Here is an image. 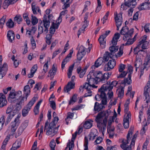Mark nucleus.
<instances>
[{"instance_id": "20e7f679", "label": "nucleus", "mask_w": 150, "mask_h": 150, "mask_svg": "<svg viewBox=\"0 0 150 150\" xmlns=\"http://www.w3.org/2000/svg\"><path fill=\"white\" fill-rule=\"evenodd\" d=\"M21 116L20 115H18L10 124L9 128L10 129V134L11 135H13L15 134L16 130L21 122L20 120Z\"/></svg>"}, {"instance_id": "603ef678", "label": "nucleus", "mask_w": 150, "mask_h": 150, "mask_svg": "<svg viewBox=\"0 0 150 150\" xmlns=\"http://www.w3.org/2000/svg\"><path fill=\"white\" fill-rule=\"evenodd\" d=\"M55 146L56 143L54 140H52L50 143V146L51 148V150H55Z\"/></svg>"}, {"instance_id": "5fc2aeb1", "label": "nucleus", "mask_w": 150, "mask_h": 150, "mask_svg": "<svg viewBox=\"0 0 150 150\" xmlns=\"http://www.w3.org/2000/svg\"><path fill=\"white\" fill-rule=\"evenodd\" d=\"M85 106L83 104H79L76 106L74 108L72 109V110H80L83 108Z\"/></svg>"}, {"instance_id": "7c9ffc66", "label": "nucleus", "mask_w": 150, "mask_h": 150, "mask_svg": "<svg viewBox=\"0 0 150 150\" xmlns=\"http://www.w3.org/2000/svg\"><path fill=\"white\" fill-rule=\"evenodd\" d=\"M132 81L131 80V74H129L128 75V78L125 79L123 81H122L121 82L122 84H126L127 83L129 85L132 83Z\"/></svg>"}, {"instance_id": "37998d69", "label": "nucleus", "mask_w": 150, "mask_h": 150, "mask_svg": "<svg viewBox=\"0 0 150 150\" xmlns=\"http://www.w3.org/2000/svg\"><path fill=\"white\" fill-rule=\"evenodd\" d=\"M6 24L7 26L9 28H13L14 25V23L11 19H9Z\"/></svg>"}, {"instance_id": "2f4dec72", "label": "nucleus", "mask_w": 150, "mask_h": 150, "mask_svg": "<svg viewBox=\"0 0 150 150\" xmlns=\"http://www.w3.org/2000/svg\"><path fill=\"white\" fill-rule=\"evenodd\" d=\"M129 101L128 100L125 103L124 105V112L125 114V116L127 115L128 114H130V117H131V113L130 111H129Z\"/></svg>"}, {"instance_id": "09e8293b", "label": "nucleus", "mask_w": 150, "mask_h": 150, "mask_svg": "<svg viewBox=\"0 0 150 150\" xmlns=\"http://www.w3.org/2000/svg\"><path fill=\"white\" fill-rule=\"evenodd\" d=\"M142 64V62L141 59H136L134 62V66L137 68L139 67Z\"/></svg>"}, {"instance_id": "f3484780", "label": "nucleus", "mask_w": 150, "mask_h": 150, "mask_svg": "<svg viewBox=\"0 0 150 150\" xmlns=\"http://www.w3.org/2000/svg\"><path fill=\"white\" fill-rule=\"evenodd\" d=\"M105 61L104 57H99L95 61L94 65L92 66L91 68L92 69L94 68L95 67L97 68L101 65L103 62H104Z\"/></svg>"}, {"instance_id": "b1692460", "label": "nucleus", "mask_w": 150, "mask_h": 150, "mask_svg": "<svg viewBox=\"0 0 150 150\" xmlns=\"http://www.w3.org/2000/svg\"><path fill=\"white\" fill-rule=\"evenodd\" d=\"M43 25L45 27L44 32L47 33L48 31V28L50 26V21L49 20H47V18L43 19Z\"/></svg>"}, {"instance_id": "393cba45", "label": "nucleus", "mask_w": 150, "mask_h": 150, "mask_svg": "<svg viewBox=\"0 0 150 150\" xmlns=\"http://www.w3.org/2000/svg\"><path fill=\"white\" fill-rule=\"evenodd\" d=\"M7 37L9 41L12 42L15 38V34L14 32L11 30L8 31Z\"/></svg>"}, {"instance_id": "aec40b11", "label": "nucleus", "mask_w": 150, "mask_h": 150, "mask_svg": "<svg viewBox=\"0 0 150 150\" xmlns=\"http://www.w3.org/2000/svg\"><path fill=\"white\" fill-rule=\"evenodd\" d=\"M105 108V107L101 103H99L97 102L95 103L94 108L95 111L98 112L102 110V109Z\"/></svg>"}, {"instance_id": "a878e982", "label": "nucleus", "mask_w": 150, "mask_h": 150, "mask_svg": "<svg viewBox=\"0 0 150 150\" xmlns=\"http://www.w3.org/2000/svg\"><path fill=\"white\" fill-rule=\"evenodd\" d=\"M124 88L122 87H121L117 89L116 93L118 95V97L121 98L124 95Z\"/></svg>"}, {"instance_id": "dca6fc26", "label": "nucleus", "mask_w": 150, "mask_h": 150, "mask_svg": "<svg viewBox=\"0 0 150 150\" xmlns=\"http://www.w3.org/2000/svg\"><path fill=\"white\" fill-rule=\"evenodd\" d=\"M23 92L24 94L23 95V96H21V97H23L26 98V100H27V98L30 95V87L29 85H26L24 87Z\"/></svg>"}, {"instance_id": "680f3d73", "label": "nucleus", "mask_w": 150, "mask_h": 150, "mask_svg": "<svg viewBox=\"0 0 150 150\" xmlns=\"http://www.w3.org/2000/svg\"><path fill=\"white\" fill-rule=\"evenodd\" d=\"M126 65L123 64H120L119 66V71L120 72H122L125 69Z\"/></svg>"}, {"instance_id": "6e6552de", "label": "nucleus", "mask_w": 150, "mask_h": 150, "mask_svg": "<svg viewBox=\"0 0 150 150\" xmlns=\"http://www.w3.org/2000/svg\"><path fill=\"white\" fill-rule=\"evenodd\" d=\"M26 100V99L23 97H20L18 98L16 101V108L13 111H15V113L18 112L22 108V105H24V102Z\"/></svg>"}, {"instance_id": "6e6d98bb", "label": "nucleus", "mask_w": 150, "mask_h": 150, "mask_svg": "<svg viewBox=\"0 0 150 150\" xmlns=\"http://www.w3.org/2000/svg\"><path fill=\"white\" fill-rule=\"evenodd\" d=\"M141 47V45L138 44L137 46L134 49V53L135 54H138L139 53V49Z\"/></svg>"}, {"instance_id": "4be33fe9", "label": "nucleus", "mask_w": 150, "mask_h": 150, "mask_svg": "<svg viewBox=\"0 0 150 150\" xmlns=\"http://www.w3.org/2000/svg\"><path fill=\"white\" fill-rule=\"evenodd\" d=\"M116 65V61L113 59L109 60L107 64V71H110L114 68Z\"/></svg>"}, {"instance_id": "72a5a7b5", "label": "nucleus", "mask_w": 150, "mask_h": 150, "mask_svg": "<svg viewBox=\"0 0 150 150\" xmlns=\"http://www.w3.org/2000/svg\"><path fill=\"white\" fill-rule=\"evenodd\" d=\"M15 115V113L6 114V122H5V125L6 126L8 123H9L11 121L12 118Z\"/></svg>"}, {"instance_id": "c9c22d12", "label": "nucleus", "mask_w": 150, "mask_h": 150, "mask_svg": "<svg viewBox=\"0 0 150 150\" xmlns=\"http://www.w3.org/2000/svg\"><path fill=\"white\" fill-rule=\"evenodd\" d=\"M93 131L91 132L88 135L89 140H93L97 136V135L95 133L96 132H97L96 129H94Z\"/></svg>"}, {"instance_id": "4d7b16f0", "label": "nucleus", "mask_w": 150, "mask_h": 150, "mask_svg": "<svg viewBox=\"0 0 150 150\" xmlns=\"http://www.w3.org/2000/svg\"><path fill=\"white\" fill-rule=\"evenodd\" d=\"M128 39H128V40L127 41V42L125 44H123V45L124 46H127V45H131L135 41V40H133L131 39H130V38H128Z\"/></svg>"}, {"instance_id": "bb28decb", "label": "nucleus", "mask_w": 150, "mask_h": 150, "mask_svg": "<svg viewBox=\"0 0 150 150\" xmlns=\"http://www.w3.org/2000/svg\"><path fill=\"white\" fill-rule=\"evenodd\" d=\"M38 69V66L37 64L34 65L31 68L30 73L28 74V77L29 78H30L33 76L34 74L36 71Z\"/></svg>"}, {"instance_id": "3c124183", "label": "nucleus", "mask_w": 150, "mask_h": 150, "mask_svg": "<svg viewBox=\"0 0 150 150\" xmlns=\"http://www.w3.org/2000/svg\"><path fill=\"white\" fill-rule=\"evenodd\" d=\"M76 98L77 95H74L71 98L69 102V105H70L74 103L76 101Z\"/></svg>"}, {"instance_id": "f704fd0d", "label": "nucleus", "mask_w": 150, "mask_h": 150, "mask_svg": "<svg viewBox=\"0 0 150 150\" xmlns=\"http://www.w3.org/2000/svg\"><path fill=\"white\" fill-rule=\"evenodd\" d=\"M36 100V98L34 97L29 102L27 105L25 106L30 110L32 106L33 105Z\"/></svg>"}, {"instance_id": "c03bdc74", "label": "nucleus", "mask_w": 150, "mask_h": 150, "mask_svg": "<svg viewBox=\"0 0 150 150\" xmlns=\"http://www.w3.org/2000/svg\"><path fill=\"white\" fill-rule=\"evenodd\" d=\"M30 110L27 108V107H25L23 109L22 111V116L24 117L27 116L28 113Z\"/></svg>"}, {"instance_id": "864d4df0", "label": "nucleus", "mask_w": 150, "mask_h": 150, "mask_svg": "<svg viewBox=\"0 0 150 150\" xmlns=\"http://www.w3.org/2000/svg\"><path fill=\"white\" fill-rule=\"evenodd\" d=\"M67 10H65L64 11H62L60 13L59 17L58 18V20L59 21L61 22L62 20V15H64L65 14L67 13Z\"/></svg>"}, {"instance_id": "338daca9", "label": "nucleus", "mask_w": 150, "mask_h": 150, "mask_svg": "<svg viewBox=\"0 0 150 150\" xmlns=\"http://www.w3.org/2000/svg\"><path fill=\"white\" fill-rule=\"evenodd\" d=\"M67 145L68 146L69 150H72L73 148L74 147V141H71L68 143Z\"/></svg>"}, {"instance_id": "6ab92c4d", "label": "nucleus", "mask_w": 150, "mask_h": 150, "mask_svg": "<svg viewBox=\"0 0 150 150\" xmlns=\"http://www.w3.org/2000/svg\"><path fill=\"white\" fill-rule=\"evenodd\" d=\"M125 4L127 6L133 8L135 7L137 2L135 0H125Z\"/></svg>"}, {"instance_id": "4c0bfd02", "label": "nucleus", "mask_w": 150, "mask_h": 150, "mask_svg": "<svg viewBox=\"0 0 150 150\" xmlns=\"http://www.w3.org/2000/svg\"><path fill=\"white\" fill-rule=\"evenodd\" d=\"M70 51L69 54H68L66 57L63 61L66 63L70 60L72 54L73 53V50H70Z\"/></svg>"}, {"instance_id": "69168bd1", "label": "nucleus", "mask_w": 150, "mask_h": 150, "mask_svg": "<svg viewBox=\"0 0 150 150\" xmlns=\"http://www.w3.org/2000/svg\"><path fill=\"white\" fill-rule=\"evenodd\" d=\"M85 55V54H82L78 52L77 54V59L79 61L81 60Z\"/></svg>"}, {"instance_id": "39448f33", "label": "nucleus", "mask_w": 150, "mask_h": 150, "mask_svg": "<svg viewBox=\"0 0 150 150\" xmlns=\"http://www.w3.org/2000/svg\"><path fill=\"white\" fill-rule=\"evenodd\" d=\"M87 77L88 82H85L84 85V87L85 88V89H88V87H91L95 83L97 84L98 83L92 74V72H91V71L89 73Z\"/></svg>"}, {"instance_id": "0e129e2a", "label": "nucleus", "mask_w": 150, "mask_h": 150, "mask_svg": "<svg viewBox=\"0 0 150 150\" xmlns=\"http://www.w3.org/2000/svg\"><path fill=\"white\" fill-rule=\"evenodd\" d=\"M31 17L32 23V24L33 25L36 24L37 23V21L38 20L37 17L33 15H32Z\"/></svg>"}, {"instance_id": "0eeeda50", "label": "nucleus", "mask_w": 150, "mask_h": 150, "mask_svg": "<svg viewBox=\"0 0 150 150\" xmlns=\"http://www.w3.org/2000/svg\"><path fill=\"white\" fill-rule=\"evenodd\" d=\"M2 58L0 55V79H2L6 74L7 70V65L6 63H4L2 66Z\"/></svg>"}, {"instance_id": "ea45409f", "label": "nucleus", "mask_w": 150, "mask_h": 150, "mask_svg": "<svg viewBox=\"0 0 150 150\" xmlns=\"http://www.w3.org/2000/svg\"><path fill=\"white\" fill-rule=\"evenodd\" d=\"M57 70V68H56L53 64L52 69L49 71V74L50 75L54 76L56 74Z\"/></svg>"}, {"instance_id": "9d476101", "label": "nucleus", "mask_w": 150, "mask_h": 150, "mask_svg": "<svg viewBox=\"0 0 150 150\" xmlns=\"http://www.w3.org/2000/svg\"><path fill=\"white\" fill-rule=\"evenodd\" d=\"M150 84L147 83L146 86H145L144 89V95L145 98V100H146V104H145V106H147L148 105V103L150 102V97L149 95L150 93V88L149 86Z\"/></svg>"}, {"instance_id": "412c9836", "label": "nucleus", "mask_w": 150, "mask_h": 150, "mask_svg": "<svg viewBox=\"0 0 150 150\" xmlns=\"http://www.w3.org/2000/svg\"><path fill=\"white\" fill-rule=\"evenodd\" d=\"M105 35L104 36L103 35H101L98 39V41L100 46L102 48H104L105 47L106 41L105 40Z\"/></svg>"}, {"instance_id": "cd10ccee", "label": "nucleus", "mask_w": 150, "mask_h": 150, "mask_svg": "<svg viewBox=\"0 0 150 150\" xmlns=\"http://www.w3.org/2000/svg\"><path fill=\"white\" fill-rule=\"evenodd\" d=\"M91 72H92V74H93L94 76L98 83V79H100V77L102 76V75L103 74L102 72L100 71H91Z\"/></svg>"}, {"instance_id": "8fccbe9b", "label": "nucleus", "mask_w": 150, "mask_h": 150, "mask_svg": "<svg viewBox=\"0 0 150 150\" xmlns=\"http://www.w3.org/2000/svg\"><path fill=\"white\" fill-rule=\"evenodd\" d=\"M104 96H103V97L101 99V102L100 103H101L103 106H104L107 104V99L106 96V93H105L104 94Z\"/></svg>"}, {"instance_id": "4468645a", "label": "nucleus", "mask_w": 150, "mask_h": 150, "mask_svg": "<svg viewBox=\"0 0 150 150\" xmlns=\"http://www.w3.org/2000/svg\"><path fill=\"white\" fill-rule=\"evenodd\" d=\"M111 75V74L109 72L103 73L102 76L100 77V79H98V82L105 83L107 81Z\"/></svg>"}, {"instance_id": "e2e57ef3", "label": "nucleus", "mask_w": 150, "mask_h": 150, "mask_svg": "<svg viewBox=\"0 0 150 150\" xmlns=\"http://www.w3.org/2000/svg\"><path fill=\"white\" fill-rule=\"evenodd\" d=\"M87 90L86 91L87 92L84 95L83 97H86L88 96H91L92 94L91 93L92 92L91 91V89H86Z\"/></svg>"}, {"instance_id": "de8ad7c7", "label": "nucleus", "mask_w": 150, "mask_h": 150, "mask_svg": "<svg viewBox=\"0 0 150 150\" xmlns=\"http://www.w3.org/2000/svg\"><path fill=\"white\" fill-rule=\"evenodd\" d=\"M6 18V16H4L0 19V27L1 28H3V25L4 24Z\"/></svg>"}, {"instance_id": "e433bc0d", "label": "nucleus", "mask_w": 150, "mask_h": 150, "mask_svg": "<svg viewBox=\"0 0 150 150\" xmlns=\"http://www.w3.org/2000/svg\"><path fill=\"white\" fill-rule=\"evenodd\" d=\"M148 3L146 2L140 4L138 7L139 11L143 10L146 9L148 6Z\"/></svg>"}, {"instance_id": "a211bd4d", "label": "nucleus", "mask_w": 150, "mask_h": 150, "mask_svg": "<svg viewBox=\"0 0 150 150\" xmlns=\"http://www.w3.org/2000/svg\"><path fill=\"white\" fill-rule=\"evenodd\" d=\"M131 117L130 114H128L126 116H125V117L123 120V125L125 129L128 128L129 127V119L131 118Z\"/></svg>"}, {"instance_id": "49530a36", "label": "nucleus", "mask_w": 150, "mask_h": 150, "mask_svg": "<svg viewBox=\"0 0 150 150\" xmlns=\"http://www.w3.org/2000/svg\"><path fill=\"white\" fill-rule=\"evenodd\" d=\"M92 126V124L89 121H86L83 124L84 128L86 129H88L91 128Z\"/></svg>"}, {"instance_id": "5701e85b", "label": "nucleus", "mask_w": 150, "mask_h": 150, "mask_svg": "<svg viewBox=\"0 0 150 150\" xmlns=\"http://www.w3.org/2000/svg\"><path fill=\"white\" fill-rule=\"evenodd\" d=\"M74 85L75 84L74 82H69L67 85L64 88V91L68 92L70 91L71 89L74 88Z\"/></svg>"}, {"instance_id": "473e14b6", "label": "nucleus", "mask_w": 150, "mask_h": 150, "mask_svg": "<svg viewBox=\"0 0 150 150\" xmlns=\"http://www.w3.org/2000/svg\"><path fill=\"white\" fill-rule=\"evenodd\" d=\"M143 65L146 66V71L147 70L150 66V55L149 56H147L145 58L144 63Z\"/></svg>"}, {"instance_id": "1a4fd4ad", "label": "nucleus", "mask_w": 150, "mask_h": 150, "mask_svg": "<svg viewBox=\"0 0 150 150\" xmlns=\"http://www.w3.org/2000/svg\"><path fill=\"white\" fill-rule=\"evenodd\" d=\"M122 13L120 12L117 14V12L115 13V20L117 30H119V27L121 26L122 22Z\"/></svg>"}, {"instance_id": "58836bf2", "label": "nucleus", "mask_w": 150, "mask_h": 150, "mask_svg": "<svg viewBox=\"0 0 150 150\" xmlns=\"http://www.w3.org/2000/svg\"><path fill=\"white\" fill-rule=\"evenodd\" d=\"M112 44V45L109 47V50L111 52L115 53L117 51L119 48L118 47L116 46V45Z\"/></svg>"}, {"instance_id": "052dcab7", "label": "nucleus", "mask_w": 150, "mask_h": 150, "mask_svg": "<svg viewBox=\"0 0 150 150\" xmlns=\"http://www.w3.org/2000/svg\"><path fill=\"white\" fill-rule=\"evenodd\" d=\"M86 49L83 46L81 45L79 47L78 52L81 53L86 54V52H85Z\"/></svg>"}, {"instance_id": "13d9d810", "label": "nucleus", "mask_w": 150, "mask_h": 150, "mask_svg": "<svg viewBox=\"0 0 150 150\" xmlns=\"http://www.w3.org/2000/svg\"><path fill=\"white\" fill-rule=\"evenodd\" d=\"M124 48L123 45H122L120 46L119 49V51L117 53V56L118 57H121L123 54V50Z\"/></svg>"}, {"instance_id": "423d86ee", "label": "nucleus", "mask_w": 150, "mask_h": 150, "mask_svg": "<svg viewBox=\"0 0 150 150\" xmlns=\"http://www.w3.org/2000/svg\"><path fill=\"white\" fill-rule=\"evenodd\" d=\"M128 29V27L125 26L122 27L120 31V33L122 35H124L123 39L125 41H126L127 40V38H131L133 34L134 29L131 28L129 30Z\"/></svg>"}, {"instance_id": "ddd939ff", "label": "nucleus", "mask_w": 150, "mask_h": 150, "mask_svg": "<svg viewBox=\"0 0 150 150\" xmlns=\"http://www.w3.org/2000/svg\"><path fill=\"white\" fill-rule=\"evenodd\" d=\"M28 120H25L21 125L19 128L17 132L15 135L16 138H17L20 135L22 132L28 126Z\"/></svg>"}, {"instance_id": "bf43d9fd", "label": "nucleus", "mask_w": 150, "mask_h": 150, "mask_svg": "<svg viewBox=\"0 0 150 150\" xmlns=\"http://www.w3.org/2000/svg\"><path fill=\"white\" fill-rule=\"evenodd\" d=\"M121 72V73L120 74L119 76H117V77L118 79L124 78L126 75L127 73V71H124Z\"/></svg>"}, {"instance_id": "c756f323", "label": "nucleus", "mask_w": 150, "mask_h": 150, "mask_svg": "<svg viewBox=\"0 0 150 150\" xmlns=\"http://www.w3.org/2000/svg\"><path fill=\"white\" fill-rule=\"evenodd\" d=\"M120 34L119 33L115 34L111 40V43L114 45H117L118 40L120 37Z\"/></svg>"}, {"instance_id": "774afa93", "label": "nucleus", "mask_w": 150, "mask_h": 150, "mask_svg": "<svg viewBox=\"0 0 150 150\" xmlns=\"http://www.w3.org/2000/svg\"><path fill=\"white\" fill-rule=\"evenodd\" d=\"M144 29L146 33L150 32V24H146L144 26Z\"/></svg>"}, {"instance_id": "a18cd8bd", "label": "nucleus", "mask_w": 150, "mask_h": 150, "mask_svg": "<svg viewBox=\"0 0 150 150\" xmlns=\"http://www.w3.org/2000/svg\"><path fill=\"white\" fill-rule=\"evenodd\" d=\"M14 19V21H16L19 24H20L22 21V19L20 15H16Z\"/></svg>"}, {"instance_id": "7ed1b4c3", "label": "nucleus", "mask_w": 150, "mask_h": 150, "mask_svg": "<svg viewBox=\"0 0 150 150\" xmlns=\"http://www.w3.org/2000/svg\"><path fill=\"white\" fill-rule=\"evenodd\" d=\"M133 133V130L129 129L127 134V139H123L122 142V144L120 145V146L123 150H131V146L134 144L135 141L137 136V134H135L132 138L130 145L129 146L127 145L130 141L131 137Z\"/></svg>"}, {"instance_id": "a19ab883", "label": "nucleus", "mask_w": 150, "mask_h": 150, "mask_svg": "<svg viewBox=\"0 0 150 150\" xmlns=\"http://www.w3.org/2000/svg\"><path fill=\"white\" fill-rule=\"evenodd\" d=\"M7 103V101L6 98H0V107H2L5 106Z\"/></svg>"}, {"instance_id": "f257e3e1", "label": "nucleus", "mask_w": 150, "mask_h": 150, "mask_svg": "<svg viewBox=\"0 0 150 150\" xmlns=\"http://www.w3.org/2000/svg\"><path fill=\"white\" fill-rule=\"evenodd\" d=\"M110 112L108 110L100 112L98 114L96 118L99 132H101L103 134L106 129L107 118Z\"/></svg>"}, {"instance_id": "f8f14e48", "label": "nucleus", "mask_w": 150, "mask_h": 150, "mask_svg": "<svg viewBox=\"0 0 150 150\" xmlns=\"http://www.w3.org/2000/svg\"><path fill=\"white\" fill-rule=\"evenodd\" d=\"M106 90L102 86L101 88L98 90V93L96 95L95 98L96 100L97 101H99L101 100V99L105 96V92Z\"/></svg>"}, {"instance_id": "c85d7f7f", "label": "nucleus", "mask_w": 150, "mask_h": 150, "mask_svg": "<svg viewBox=\"0 0 150 150\" xmlns=\"http://www.w3.org/2000/svg\"><path fill=\"white\" fill-rule=\"evenodd\" d=\"M21 145V141L17 140L13 144L12 147L10 150H16L20 147Z\"/></svg>"}, {"instance_id": "2eb2a0df", "label": "nucleus", "mask_w": 150, "mask_h": 150, "mask_svg": "<svg viewBox=\"0 0 150 150\" xmlns=\"http://www.w3.org/2000/svg\"><path fill=\"white\" fill-rule=\"evenodd\" d=\"M104 58L105 61L107 62L109 59V58L113 59L114 57L116 58H117V55L115 53L113 52H106L104 55Z\"/></svg>"}, {"instance_id": "9b49d317", "label": "nucleus", "mask_w": 150, "mask_h": 150, "mask_svg": "<svg viewBox=\"0 0 150 150\" xmlns=\"http://www.w3.org/2000/svg\"><path fill=\"white\" fill-rule=\"evenodd\" d=\"M110 82L108 81L106 84H104L102 85L103 87L107 91L108 90H112L114 86L116 87L118 84L120 83L119 81H112L110 84Z\"/></svg>"}, {"instance_id": "f03ea898", "label": "nucleus", "mask_w": 150, "mask_h": 150, "mask_svg": "<svg viewBox=\"0 0 150 150\" xmlns=\"http://www.w3.org/2000/svg\"><path fill=\"white\" fill-rule=\"evenodd\" d=\"M57 114L55 112H53L52 116L54 117L52 122L49 124L50 121L47 120L45 124L44 127L45 131L46 130V134L47 135H52L54 136L58 131V127H55L56 125L59 120L58 117L56 116Z\"/></svg>"}, {"instance_id": "79ce46f5", "label": "nucleus", "mask_w": 150, "mask_h": 150, "mask_svg": "<svg viewBox=\"0 0 150 150\" xmlns=\"http://www.w3.org/2000/svg\"><path fill=\"white\" fill-rule=\"evenodd\" d=\"M16 98V94L14 92H11L9 95V96L8 97V101L10 102H12V99Z\"/></svg>"}]
</instances>
